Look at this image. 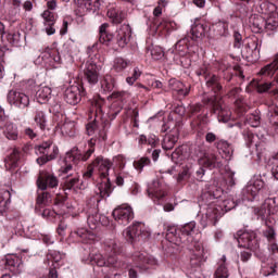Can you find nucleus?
Returning <instances> with one entry per match:
<instances>
[{"label": "nucleus", "instance_id": "1", "mask_svg": "<svg viewBox=\"0 0 278 278\" xmlns=\"http://www.w3.org/2000/svg\"><path fill=\"white\" fill-rule=\"evenodd\" d=\"M223 194H225V189L214 184L206 187V189L202 192L201 199L207 205L206 218H208V220H214V223H216V220L220 218L223 214L222 212H231V210L238 205L239 202L233 200V198H227L226 200H223L216 204L214 200L220 199Z\"/></svg>", "mask_w": 278, "mask_h": 278}, {"label": "nucleus", "instance_id": "2", "mask_svg": "<svg viewBox=\"0 0 278 278\" xmlns=\"http://www.w3.org/2000/svg\"><path fill=\"white\" fill-rule=\"evenodd\" d=\"M89 118L93 119L86 125L87 136H94L98 131V138L105 142L108 140L110 121L105 117V100L99 94L93 96L90 100Z\"/></svg>", "mask_w": 278, "mask_h": 278}, {"label": "nucleus", "instance_id": "3", "mask_svg": "<svg viewBox=\"0 0 278 278\" xmlns=\"http://www.w3.org/2000/svg\"><path fill=\"white\" fill-rule=\"evenodd\" d=\"M100 202L101 200L97 197L87 200V223L91 230H88V228H78L72 232V238H77L78 242H83V244H94V242H99V237L94 230L101 222V215H99Z\"/></svg>", "mask_w": 278, "mask_h": 278}, {"label": "nucleus", "instance_id": "4", "mask_svg": "<svg viewBox=\"0 0 278 278\" xmlns=\"http://www.w3.org/2000/svg\"><path fill=\"white\" fill-rule=\"evenodd\" d=\"M112 166V161L99 155L87 166V170L84 174L86 179H90L97 168L101 179V182L98 184L97 194H99L101 199H108V197L114 192V187L112 186V181H110V169Z\"/></svg>", "mask_w": 278, "mask_h": 278}, {"label": "nucleus", "instance_id": "5", "mask_svg": "<svg viewBox=\"0 0 278 278\" xmlns=\"http://www.w3.org/2000/svg\"><path fill=\"white\" fill-rule=\"evenodd\" d=\"M104 251L106 258L103 257V254L101 253L91 252L89 257L86 260V264H90L91 266H99L100 268L103 266L121 268L122 264L118 262V255L123 253L121 242L116 241V239L105 240Z\"/></svg>", "mask_w": 278, "mask_h": 278}, {"label": "nucleus", "instance_id": "6", "mask_svg": "<svg viewBox=\"0 0 278 278\" xmlns=\"http://www.w3.org/2000/svg\"><path fill=\"white\" fill-rule=\"evenodd\" d=\"M87 144L88 149L84 153L79 151V148L74 147L65 154V165L61 167V173H63V175H68V173L73 170V164L77 165L79 162H88L89 157H92L94 153V147H97V138L89 139Z\"/></svg>", "mask_w": 278, "mask_h": 278}, {"label": "nucleus", "instance_id": "7", "mask_svg": "<svg viewBox=\"0 0 278 278\" xmlns=\"http://www.w3.org/2000/svg\"><path fill=\"white\" fill-rule=\"evenodd\" d=\"M188 114L190 118H192V116H195L190 123L191 129H193V131H197L198 136H203L205 127L210 125V117H207L208 113L205 110V105L200 103L191 104L189 106Z\"/></svg>", "mask_w": 278, "mask_h": 278}, {"label": "nucleus", "instance_id": "8", "mask_svg": "<svg viewBox=\"0 0 278 278\" xmlns=\"http://www.w3.org/2000/svg\"><path fill=\"white\" fill-rule=\"evenodd\" d=\"M124 236L127 242L134 244V242L149 240L151 238V231H149V228L144 224L137 222L126 229Z\"/></svg>", "mask_w": 278, "mask_h": 278}, {"label": "nucleus", "instance_id": "9", "mask_svg": "<svg viewBox=\"0 0 278 278\" xmlns=\"http://www.w3.org/2000/svg\"><path fill=\"white\" fill-rule=\"evenodd\" d=\"M37 151L39 153V157H37L36 162L39 166H45L48 162H52L58 157L60 150L58 146L53 144L52 141H45L40 146L37 147Z\"/></svg>", "mask_w": 278, "mask_h": 278}, {"label": "nucleus", "instance_id": "10", "mask_svg": "<svg viewBox=\"0 0 278 278\" xmlns=\"http://www.w3.org/2000/svg\"><path fill=\"white\" fill-rule=\"evenodd\" d=\"M235 238L241 249H248V251H257L260 249V240H257L255 231L239 230Z\"/></svg>", "mask_w": 278, "mask_h": 278}, {"label": "nucleus", "instance_id": "11", "mask_svg": "<svg viewBox=\"0 0 278 278\" xmlns=\"http://www.w3.org/2000/svg\"><path fill=\"white\" fill-rule=\"evenodd\" d=\"M0 131L8 140H18V127L10 122V117L5 115V109L0 105Z\"/></svg>", "mask_w": 278, "mask_h": 278}, {"label": "nucleus", "instance_id": "12", "mask_svg": "<svg viewBox=\"0 0 278 278\" xmlns=\"http://www.w3.org/2000/svg\"><path fill=\"white\" fill-rule=\"evenodd\" d=\"M7 101L9 105H13V108H17V110H27L30 103L29 96L20 89H11L8 92Z\"/></svg>", "mask_w": 278, "mask_h": 278}, {"label": "nucleus", "instance_id": "13", "mask_svg": "<svg viewBox=\"0 0 278 278\" xmlns=\"http://www.w3.org/2000/svg\"><path fill=\"white\" fill-rule=\"evenodd\" d=\"M195 73L198 77H204L206 81V88H208V90H212L214 94H218V92L223 90V85H220V78L214 74L210 75V70L207 68V66L203 65Z\"/></svg>", "mask_w": 278, "mask_h": 278}, {"label": "nucleus", "instance_id": "14", "mask_svg": "<svg viewBox=\"0 0 278 278\" xmlns=\"http://www.w3.org/2000/svg\"><path fill=\"white\" fill-rule=\"evenodd\" d=\"M84 97H86V89L84 88V85H72L64 91V101H66L68 105H77L81 102Z\"/></svg>", "mask_w": 278, "mask_h": 278}, {"label": "nucleus", "instance_id": "15", "mask_svg": "<svg viewBox=\"0 0 278 278\" xmlns=\"http://www.w3.org/2000/svg\"><path fill=\"white\" fill-rule=\"evenodd\" d=\"M203 103L204 105L210 108L213 114H216V112H218L219 122L229 123V121H231V112L223 110L220 101L218 100V98H216V96L204 99Z\"/></svg>", "mask_w": 278, "mask_h": 278}, {"label": "nucleus", "instance_id": "16", "mask_svg": "<svg viewBox=\"0 0 278 278\" xmlns=\"http://www.w3.org/2000/svg\"><path fill=\"white\" fill-rule=\"evenodd\" d=\"M36 184L38 190H53L60 186V180L54 174L42 170L39 173Z\"/></svg>", "mask_w": 278, "mask_h": 278}, {"label": "nucleus", "instance_id": "17", "mask_svg": "<svg viewBox=\"0 0 278 278\" xmlns=\"http://www.w3.org/2000/svg\"><path fill=\"white\" fill-rule=\"evenodd\" d=\"M252 88H255L256 92L258 94H265L266 92L269 93V97H275L277 99L278 97V72L275 76L274 80L271 83H262L260 80H252L251 81Z\"/></svg>", "mask_w": 278, "mask_h": 278}, {"label": "nucleus", "instance_id": "18", "mask_svg": "<svg viewBox=\"0 0 278 278\" xmlns=\"http://www.w3.org/2000/svg\"><path fill=\"white\" fill-rule=\"evenodd\" d=\"M149 199H152L154 203H160L163 199L166 198L168 192L166 191V185L163 180L156 179L153 180L147 189Z\"/></svg>", "mask_w": 278, "mask_h": 278}, {"label": "nucleus", "instance_id": "19", "mask_svg": "<svg viewBox=\"0 0 278 278\" xmlns=\"http://www.w3.org/2000/svg\"><path fill=\"white\" fill-rule=\"evenodd\" d=\"M112 216L118 225L126 227V225L130 224L134 218V208L129 205L122 204L114 208Z\"/></svg>", "mask_w": 278, "mask_h": 278}, {"label": "nucleus", "instance_id": "20", "mask_svg": "<svg viewBox=\"0 0 278 278\" xmlns=\"http://www.w3.org/2000/svg\"><path fill=\"white\" fill-rule=\"evenodd\" d=\"M197 51H199V46H197L195 40L190 39V36L180 39L176 43V53H178L180 58L192 55V53H197Z\"/></svg>", "mask_w": 278, "mask_h": 278}, {"label": "nucleus", "instance_id": "21", "mask_svg": "<svg viewBox=\"0 0 278 278\" xmlns=\"http://www.w3.org/2000/svg\"><path fill=\"white\" fill-rule=\"evenodd\" d=\"M83 81H87L89 86L99 84V65L92 59H89L85 64Z\"/></svg>", "mask_w": 278, "mask_h": 278}, {"label": "nucleus", "instance_id": "22", "mask_svg": "<svg viewBox=\"0 0 278 278\" xmlns=\"http://www.w3.org/2000/svg\"><path fill=\"white\" fill-rule=\"evenodd\" d=\"M132 263L136 268H139L140 270H149L150 266H155L157 264V261L153 258V256H150L147 254V252H136L132 255Z\"/></svg>", "mask_w": 278, "mask_h": 278}, {"label": "nucleus", "instance_id": "23", "mask_svg": "<svg viewBox=\"0 0 278 278\" xmlns=\"http://www.w3.org/2000/svg\"><path fill=\"white\" fill-rule=\"evenodd\" d=\"M111 99H115V102H113L112 104V110L117 106L112 113L114 118H116V116L121 114V111L123 110L125 103H127L129 99H131V93H129L128 91H113L111 94Z\"/></svg>", "mask_w": 278, "mask_h": 278}, {"label": "nucleus", "instance_id": "24", "mask_svg": "<svg viewBox=\"0 0 278 278\" xmlns=\"http://www.w3.org/2000/svg\"><path fill=\"white\" fill-rule=\"evenodd\" d=\"M131 40V26L123 24L117 28L115 34V42L121 49H125Z\"/></svg>", "mask_w": 278, "mask_h": 278}, {"label": "nucleus", "instance_id": "25", "mask_svg": "<svg viewBox=\"0 0 278 278\" xmlns=\"http://www.w3.org/2000/svg\"><path fill=\"white\" fill-rule=\"evenodd\" d=\"M76 5V12L80 16L86 12H97L101 8V1L99 0H74Z\"/></svg>", "mask_w": 278, "mask_h": 278}, {"label": "nucleus", "instance_id": "26", "mask_svg": "<svg viewBox=\"0 0 278 278\" xmlns=\"http://www.w3.org/2000/svg\"><path fill=\"white\" fill-rule=\"evenodd\" d=\"M240 92H242V88L235 87L228 91L229 99H236L235 105L239 112V114H244L249 112V105L247 104V101H244V97L240 96Z\"/></svg>", "mask_w": 278, "mask_h": 278}, {"label": "nucleus", "instance_id": "27", "mask_svg": "<svg viewBox=\"0 0 278 278\" xmlns=\"http://www.w3.org/2000/svg\"><path fill=\"white\" fill-rule=\"evenodd\" d=\"M41 58L50 68H60V64H62V56H60V51L55 49H47Z\"/></svg>", "mask_w": 278, "mask_h": 278}, {"label": "nucleus", "instance_id": "28", "mask_svg": "<svg viewBox=\"0 0 278 278\" xmlns=\"http://www.w3.org/2000/svg\"><path fill=\"white\" fill-rule=\"evenodd\" d=\"M169 88L177 99H186L190 94V86H186L184 83L177 79L169 80Z\"/></svg>", "mask_w": 278, "mask_h": 278}, {"label": "nucleus", "instance_id": "29", "mask_svg": "<svg viewBox=\"0 0 278 278\" xmlns=\"http://www.w3.org/2000/svg\"><path fill=\"white\" fill-rule=\"evenodd\" d=\"M194 229H197L195 222L187 223L179 228L181 244H186L188 247L190 242L194 240V238H192V233H194Z\"/></svg>", "mask_w": 278, "mask_h": 278}, {"label": "nucleus", "instance_id": "30", "mask_svg": "<svg viewBox=\"0 0 278 278\" xmlns=\"http://www.w3.org/2000/svg\"><path fill=\"white\" fill-rule=\"evenodd\" d=\"M43 21H45V27H46V34L48 36H53L55 34V21L56 15L54 12L46 10L41 14Z\"/></svg>", "mask_w": 278, "mask_h": 278}, {"label": "nucleus", "instance_id": "31", "mask_svg": "<svg viewBox=\"0 0 278 278\" xmlns=\"http://www.w3.org/2000/svg\"><path fill=\"white\" fill-rule=\"evenodd\" d=\"M61 188L64 192H66V190H76V188H79V174L73 173L65 176L61 182Z\"/></svg>", "mask_w": 278, "mask_h": 278}, {"label": "nucleus", "instance_id": "32", "mask_svg": "<svg viewBox=\"0 0 278 278\" xmlns=\"http://www.w3.org/2000/svg\"><path fill=\"white\" fill-rule=\"evenodd\" d=\"M21 264H23V261L17 255L9 254L5 256L4 266L7 270H10L14 275L21 273Z\"/></svg>", "mask_w": 278, "mask_h": 278}, {"label": "nucleus", "instance_id": "33", "mask_svg": "<svg viewBox=\"0 0 278 278\" xmlns=\"http://www.w3.org/2000/svg\"><path fill=\"white\" fill-rule=\"evenodd\" d=\"M210 30L213 31L214 36L227 37L229 36V22L219 20L211 25Z\"/></svg>", "mask_w": 278, "mask_h": 278}, {"label": "nucleus", "instance_id": "34", "mask_svg": "<svg viewBox=\"0 0 278 278\" xmlns=\"http://www.w3.org/2000/svg\"><path fill=\"white\" fill-rule=\"evenodd\" d=\"M110 24L104 23L99 27V42L100 45H104V47H111L114 40V35L110 33L108 29Z\"/></svg>", "mask_w": 278, "mask_h": 278}, {"label": "nucleus", "instance_id": "35", "mask_svg": "<svg viewBox=\"0 0 278 278\" xmlns=\"http://www.w3.org/2000/svg\"><path fill=\"white\" fill-rule=\"evenodd\" d=\"M249 25L253 34H262L264 31L265 17L258 14H252L249 18Z\"/></svg>", "mask_w": 278, "mask_h": 278}, {"label": "nucleus", "instance_id": "36", "mask_svg": "<svg viewBox=\"0 0 278 278\" xmlns=\"http://www.w3.org/2000/svg\"><path fill=\"white\" fill-rule=\"evenodd\" d=\"M177 29V23L170 18H162V21L156 26V31L163 34V36H167L170 31H175Z\"/></svg>", "mask_w": 278, "mask_h": 278}, {"label": "nucleus", "instance_id": "37", "mask_svg": "<svg viewBox=\"0 0 278 278\" xmlns=\"http://www.w3.org/2000/svg\"><path fill=\"white\" fill-rule=\"evenodd\" d=\"M277 7L268 0H260L256 4V12L263 14L264 16H270L275 14Z\"/></svg>", "mask_w": 278, "mask_h": 278}, {"label": "nucleus", "instance_id": "38", "mask_svg": "<svg viewBox=\"0 0 278 278\" xmlns=\"http://www.w3.org/2000/svg\"><path fill=\"white\" fill-rule=\"evenodd\" d=\"M21 161V151L14 149L11 155L7 156L4 160V166L7 170H14L18 168V162Z\"/></svg>", "mask_w": 278, "mask_h": 278}, {"label": "nucleus", "instance_id": "39", "mask_svg": "<svg viewBox=\"0 0 278 278\" xmlns=\"http://www.w3.org/2000/svg\"><path fill=\"white\" fill-rule=\"evenodd\" d=\"M200 166L204 168H218L220 166V162H218V156L216 154H208L206 153L205 156L199 159Z\"/></svg>", "mask_w": 278, "mask_h": 278}, {"label": "nucleus", "instance_id": "40", "mask_svg": "<svg viewBox=\"0 0 278 278\" xmlns=\"http://www.w3.org/2000/svg\"><path fill=\"white\" fill-rule=\"evenodd\" d=\"M200 166L204 168H218L220 166V162H218V156L216 154H208L206 153L205 156L199 159Z\"/></svg>", "mask_w": 278, "mask_h": 278}, {"label": "nucleus", "instance_id": "41", "mask_svg": "<svg viewBox=\"0 0 278 278\" xmlns=\"http://www.w3.org/2000/svg\"><path fill=\"white\" fill-rule=\"evenodd\" d=\"M165 238L168 242L173 244H181V232L176 226H167Z\"/></svg>", "mask_w": 278, "mask_h": 278}, {"label": "nucleus", "instance_id": "42", "mask_svg": "<svg viewBox=\"0 0 278 278\" xmlns=\"http://www.w3.org/2000/svg\"><path fill=\"white\" fill-rule=\"evenodd\" d=\"M214 278H229V268H227V256L223 255L217 263Z\"/></svg>", "mask_w": 278, "mask_h": 278}, {"label": "nucleus", "instance_id": "43", "mask_svg": "<svg viewBox=\"0 0 278 278\" xmlns=\"http://www.w3.org/2000/svg\"><path fill=\"white\" fill-rule=\"evenodd\" d=\"M101 90L104 93L112 92L116 88V78L110 74H105L100 80Z\"/></svg>", "mask_w": 278, "mask_h": 278}, {"label": "nucleus", "instance_id": "44", "mask_svg": "<svg viewBox=\"0 0 278 278\" xmlns=\"http://www.w3.org/2000/svg\"><path fill=\"white\" fill-rule=\"evenodd\" d=\"M260 192V185L257 184H250L244 187L242 190V195L245 201H255V197Z\"/></svg>", "mask_w": 278, "mask_h": 278}, {"label": "nucleus", "instance_id": "45", "mask_svg": "<svg viewBox=\"0 0 278 278\" xmlns=\"http://www.w3.org/2000/svg\"><path fill=\"white\" fill-rule=\"evenodd\" d=\"M51 92L52 90L50 87H40L36 92L37 103H40L41 105L48 103L49 99H51Z\"/></svg>", "mask_w": 278, "mask_h": 278}, {"label": "nucleus", "instance_id": "46", "mask_svg": "<svg viewBox=\"0 0 278 278\" xmlns=\"http://www.w3.org/2000/svg\"><path fill=\"white\" fill-rule=\"evenodd\" d=\"M49 203H51V193L41 190V192H38L35 210H41V207H45V205H49Z\"/></svg>", "mask_w": 278, "mask_h": 278}, {"label": "nucleus", "instance_id": "47", "mask_svg": "<svg viewBox=\"0 0 278 278\" xmlns=\"http://www.w3.org/2000/svg\"><path fill=\"white\" fill-rule=\"evenodd\" d=\"M12 193L10 191L4 190L0 192V216H3L8 212V205H10Z\"/></svg>", "mask_w": 278, "mask_h": 278}, {"label": "nucleus", "instance_id": "48", "mask_svg": "<svg viewBox=\"0 0 278 278\" xmlns=\"http://www.w3.org/2000/svg\"><path fill=\"white\" fill-rule=\"evenodd\" d=\"M254 214L261 218V220H265V225L268 226L270 222V213L268 211V203L263 204L262 206L254 210Z\"/></svg>", "mask_w": 278, "mask_h": 278}, {"label": "nucleus", "instance_id": "49", "mask_svg": "<svg viewBox=\"0 0 278 278\" xmlns=\"http://www.w3.org/2000/svg\"><path fill=\"white\" fill-rule=\"evenodd\" d=\"M277 27H278L277 13L267 15V17H265L264 31H275Z\"/></svg>", "mask_w": 278, "mask_h": 278}, {"label": "nucleus", "instance_id": "50", "mask_svg": "<svg viewBox=\"0 0 278 278\" xmlns=\"http://www.w3.org/2000/svg\"><path fill=\"white\" fill-rule=\"evenodd\" d=\"M108 16L114 23V25H119V23L125 21V12L116 9H110L108 11Z\"/></svg>", "mask_w": 278, "mask_h": 278}, {"label": "nucleus", "instance_id": "51", "mask_svg": "<svg viewBox=\"0 0 278 278\" xmlns=\"http://www.w3.org/2000/svg\"><path fill=\"white\" fill-rule=\"evenodd\" d=\"M34 122L37 127L45 131L47 129V115L41 110H36L34 115Z\"/></svg>", "mask_w": 278, "mask_h": 278}, {"label": "nucleus", "instance_id": "52", "mask_svg": "<svg viewBox=\"0 0 278 278\" xmlns=\"http://www.w3.org/2000/svg\"><path fill=\"white\" fill-rule=\"evenodd\" d=\"M190 244H192V247L195 249L197 251V255H195V260L191 258V266H194L195 268L201 266V255H203V244H201L200 242H190Z\"/></svg>", "mask_w": 278, "mask_h": 278}, {"label": "nucleus", "instance_id": "53", "mask_svg": "<svg viewBox=\"0 0 278 278\" xmlns=\"http://www.w3.org/2000/svg\"><path fill=\"white\" fill-rule=\"evenodd\" d=\"M245 49L249 50L248 54H245V58H251V55L253 58L254 55V60H260V43H257V40L248 43Z\"/></svg>", "mask_w": 278, "mask_h": 278}, {"label": "nucleus", "instance_id": "54", "mask_svg": "<svg viewBox=\"0 0 278 278\" xmlns=\"http://www.w3.org/2000/svg\"><path fill=\"white\" fill-rule=\"evenodd\" d=\"M132 165L139 173H142L147 166H151V159L149 156H141L135 160Z\"/></svg>", "mask_w": 278, "mask_h": 278}, {"label": "nucleus", "instance_id": "55", "mask_svg": "<svg viewBox=\"0 0 278 278\" xmlns=\"http://www.w3.org/2000/svg\"><path fill=\"white\" fill-rule=\"evenodd\" d=\"M205 36V25L195 24L191 27V37L190 40H194L197 42V38H203Z\"/></svg>", "mask_w": 278, "mask_h": 278}, {"label": "nucleus", "instance_id": "56", "mask_svg": "<svg viewBox=\"0 0 278 278\" xmlns=\"http://www.w3.org/2000/svg\"><path fill=\"white\" fill-rule=\"evenodd\" d=\"M192 173H194V167L186 166L178 174V184H184V181H188L190 177H192Z\"/></svg>", "mask_w": 278, "mask_h": 278}, {"label": "nucleus", "instance_id": "57", "mask_svg": "<svg viewBox=\"0 0 278 278\" xmlns=\"http://www.w3.org/2000/svg\"><path fill=\"white\" fill-rule=\"evenodd\" d=\"M146 49L147 53L150 51L154 60H162V58H164V49L160 46H148Z\"/></svg>", "mask_w": 278, "mask_h": 278}, {"label": "nucleus", "instance_id": "58", "mask_svg": "<svg viewBox=\"0 0 278 278\" xmlns=\"http://www.w3.org/2000/svg\"><path fill=\"white\" fill-rule=\"evenodd\" d=\"M176 143L177 137L175 135H167L163 139L162 147L164 151H170V149H174Z\"/></svg>", "mask_w": 278, "mask_h": 278}, {"label": "nucleus", "instance_id": "59", "mask_svg": "<svg viewBox=\"0 0 278 278\" xmlns=\"http://www.w3.org/2000/svg\"><path fill=\"white\" fill-rule=\"evenodd\" d=\"M269 123L271 136H278V108L274 109Z\"/></svg>", "mask_w": 278, "mask_h": 278}, {"label": "nucleus", "instance_id": "60", "mask_svg": "<svg viewBox=\"0 0 278 278\" xmlns=\"http://www.w3.org/2000/svg\"><path fill=\"white\" fill-rule=\"evenodd\" d=\"M127 66H129V61L123 58H116L113 62V70L116 73H123Z\"/></svg>", "mask_w": 278, "mask_h": 278}, {"label": "nucleus", "instance_id": "61", "mask_svg": "<svg viewBox=\"0 0 278 278\" xmlns=\"http://www.w3.org/2000/svg\"><path fill=\"white\" fill-rule=\"evenodd\" d=\"M5 38L9 42V45H12V47H18L21 42V33L18 31H11L5 35Z\"/></svg>", "mask_w": 278, "mask_h": 278}, {"label": "nucleus", "instance_id": "62", "mask_svg": "<svg viewBox=\"0 0 278 278\" xmlns=\"http://www.w3.org/2000/svg\"><path fill=\"white\" fill-rule=\"evenodd\" d=\"M262 117H260V114L253 113L247 116L245 123L250 125V127H260Z\"/></svg>", "mask_w": 278, "mask_h": 278}, {"label": "nucleus", "instance_id": "63", "mask_svg": "<svg viewBox=\"0 0 278 278\" xmlns=\"http://www.w3.org/2000/svg\"><path fill=\"white\" fill-rule=\"evenodd\" d=\"M62 131L63 134H66V136H70V138L75 137V135L77 134V128H75V123L73 122L65 123L62 126Z\"/></svg>", "mask_w": 278, "mask_h": 278}, {"label": "nucleus", "instance_id": "64", "mask_svg": "<svg viewBox=\"0 0 278 278\" xmlns=\"http://www.w3.org/2000/svg\"><path fill=\"white\" fill-rule=\"evenodd\" d=\"M215 147L218 151H223V153H230L231 151V144L224 139H218V141H216Z\"/></svg>", "mask_w": 278, "mask_h": 278}]
</instances>
